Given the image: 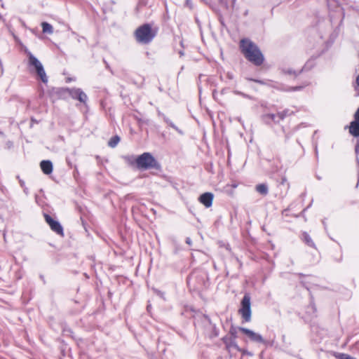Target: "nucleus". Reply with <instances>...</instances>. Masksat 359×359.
<instances>
[{
    "mask_svg": "<svg viewBox=\"0 0 359 359\" xmlns=\"http://www.w3.org/2000/svg\"><path fill=\"white\" fill-rule=\"evenodd\" d=\"M240 46L245 58L257 66L261 65L264 62V55L258 46L249 39H242Z\"/></svg>",
    "mask_w": 359,
    "mask_h": 359,
    "instance_id": "nucleus-1",
    "label": "nucleus"
},
{
    "mask_svg": "<svg viewBox=\"0 0 359 359\" xmlns=\"http://www.w3.org/2000/svg\"><path fill=\"white\" fill-rule=\"evenodd\" d=\"M24 52L27 54V69L30 74L34 75L37 79H39L43 83L46 84L48 81V77L46 73L42 63L32 55L29 51L24 48Z\"/></svg>",
    "mask_w": 359,
    "mask_h": 359,
    "instance_id": "nucleus-2",
    "label": "nucleus"
},
{
    "mask_svg": "<svg viewBox=\"0 0 359 359\" xmlns=\"http://www.w3.org/2000/svg\"><path fill=\"white\" fill-rule=\"evenodd\" d=\"M154 36L155 33L153 32L149 24L140 26L135 31V38L139 43H148L152 41Z\"/></svg>",
    "mask_w": 359,
    "mask_h": 359,
    "instance_id": "nucleus-3",
    "label": "nucleus"
},
{
    "mask_svg": "<svg viewBox=\"0 0 359 359\" xmlns=\"http://www.w3.org/2000/svg\"><path fill=\"white\" fill-rule=\"evenodd\" d=\"M136 163L139 168L149 169L156 168L157 162L153 156L149 153H144L136 159Z\"/></svg>",
    "mask_w": 359,
    "mask_h": 359,
    "instance_id": "nucleus-4",
    "label": "nucleus"
},
{
    "mask_svg": "<svg viewBox=\"0 0 359 359\" xmlns=\"http://www.w3.org/2000/svg\"><path fill=\"white\" fill-rule=\"evenodd\" d=\"M238 313L245 322H250L251 320L250 296L248 294L244 295L241 303V308L238 310Z\"/></svg>",
    "mask_w": 359,
    "mask_h": 359,
    "instance_id": "nucleus-5",
    "label": "nucleus"
},
{
    "mask_svg": "<svg viewBox=\"0 0 359 359\" xmlns=\"http://www.w3.org/2000/svg\"><path fill=\"white\" fill-rule=\"evenodd\" d=\"M44 218L47 224L50 226L52 231L56 233L63 236V228L59 222L53 219L48 214H44Z\"/></svg>",
    "mask_w": 359,
    "mask_h": 359,
    "instance_id": "nucleus-6",
    "label": "nucleus"
},
{
    "mask_svg": "<svg viewBox=\"0 0 359 359\" xmlns=\"http://www.w3.org/2000/svg\"><path fill=\"white\" fill-rule=\"evenodd\" d=\"M238 330L242 332L243 334L247 335L248 338L255 342L257 343H264V340L261 334L259 333L255 332L254 331L249 330L245 327H239Z\"/></svg>",
    "mask_w": 359,
    "mask_h": 359,
    "instance_id": "nucleus-7",
    "label": "nucleus"
},
{
    "mask_svg": "<svg viewBox=\"0 0 359 359\" xmlns=\"http://www.w3.org/2000/svg\"><path fill=\"white\" fill-rule=\"evenodd\" d=\"M213 198V194L210 192H205L200 196L198 201L206 208H210L212 205Z\"/></svg>",
    "mask_w": 359,
    "mask_h": 359,
    "instance_id": "nucleus-8",
    "label": "nucleus"
},
{
    "mask_svg": "<svg viewBox=\"0 0 359 359\" xmlns=\"http://www.w3.org/2000/svg\"><path fill=\"white\" fill-rule=\"evenodd\" d=\"M40 167L43 172L46 175H49L53 172V163L50 161H42L40 163Z\"/></svg>",
    "mask_w": 359,
    "mask_h": 359,
    "instance_id": "nucleus-9",
    "label": "nucleus"
},
{
    "mask_svg": "<svg viewBox=\"0 0 359 359\" xmlns=\"http://www.w3.org/2000/svg\"><path fill=\"white\" fill-rule=\"evenodd\" d=\"M349 133L354 137H359V119H355L351 123Z\"/></svg>",
    "mask_w": 359,
    "mask_h": 359,
    "instance_id": "nucleus-10",
    "label": "nucleus"
},
{
    "mask_svg": "<svg viewBox=\"0 0 359 359\" xmlns=\"http://www.w3.org/2000/svg\"><path fill=\"white\" fill-rule=\"evenodd\" d=\"M289 110H285L282 112H278L277 114H269L268 116L273 120L274 122H279L280 120H283L288 114Z\"/></svg>",
    "mask_w": 359,
    "mask_h": 359,
    "instance_id": "nucleus-11",
    "label": "nucleus"
},
{
    "mask_svg": "<svg viewBox=\"0 0 359 359\" xmlns=\"http://www.w3.org/2000/svg\"><path fill=\"white\" fill-rule=\"evenodd\" d=\"M65 90L73 99L77 100L79 99V93H81L82 91L80 88H66Z\"/></svg>",
    "mask_w": 359,
    "mask_h": 359,
    "instance_id": "nucleus-12",
    "label": "nucleus"
},
{
    "mask_svg": "<svg viewBox=\"0 0 359 359\" xmlns=\"http://www.w3.org/2000/svg\"><path fill=\"white\" fill-rule=\"evenodd\" d=\"M41 27L42 32L45 34H52L53 33V26L46 22H43L41 23Z\"/></svg>",
    "mask_w": 359,
    "mask_h": 359,
    "instance_id": "nucleus-13",
    "label": "nucleus"
},
{
    "mask_svg": "<svg viewBox=\"0 0 359 359\" xmlns=\"http://www.w3.org/2000/svg\"><path fill=\"white\" fill-rule=\"evenodd\" d=\"M256 191L262 195H266L268 194V187L265 184H258L256 187Z\"/></svg>",
    "mask_w": 359,
    "mask_h": 359,
    "instance_id": "nucleus-14",
    "label": "nucleus"
},
{
    "mask_svg": "<svg viewBox=\"0 0 359 359\" xmlns=\"http://www.w3.org/2000/svg\"><path fill=\"white\" fill-rule=\"evenodd\" d=\"M120 141V138L118 136H115V137H113L112 138L110 139V140L109 141V146L111 147H115L118 142Z\"/></svg>",
    "mask_w": 359,
    "mask_h": 359,
    "instance_id": "nucleus-15",
    "label": "nucleus"
},
{
    "mask_svg": "<svg viewBox=\"0 0 359 359\" xmlns=\"http://www.w3.org/2000/svg\"><path fill=\"white\" fill-rule=\"evenodd\" d=\"M78 100L83 104H86L88 100V96L82 90L81 93H79Z\"/></svg>",
    "mask_w": 359,
    "mask_h": 359,
    "instance_id": "nucleus-16",
    "label": "nucleus"
},
{
    "mask_svg": "<svg viewBox=\"0 0 359 359\" xmlns=\"http://www.w3.org/2000/svg\"><path fill=\"white\" fill-rule=\"evenodd\" d=\"M303 239L307 245H309L310 246L314 245L311 238H310L309 234H307L306 233H303Z\"/></svg>",
    "mask_w": 359,
    "mask_h": 359,
    "instance_id": "nucleus-17",
    "label": "nucleus"
},
{
    "mask_svg": "<svg viewBox=\"0 0 359 359\" xmlns=\"http://www.w3.org/2000/svg\"><path fill=\"white\" fill-rule=\"evenodd\" d=\"M165 122L169 124L172 128H174L175 130H176L177 131H178L179 133H181L180 130L178 129V128L173 123H172L170 120H168V118H165Z\"/></svg>",
    "mask_w": 359,
    "mask_h": 359,
    "instance_id": "nucleus-18",
    "label": "nucleus"
},
{
    "mask_svg": "<svg viewBox=\"0 0 359 359\" xmlns=\"http://www.w3.org/2000/svg\"><path fill=\"white\" fill-rule=\"evenodd\" d=\"M165 122L169 124L172 128H174L175 130H176L177 131H178L179 133H181L180 130L178 129V128L173 123H172L170 120H168V118H165Z\"/></svg>",
    "mask_w": 359,
    "mask_h": 359,
    "instance_id": "nucleus-19",
    "label": "nucleus"
},
{
    "mask_svg": "<svg viewBox=\"0 0 359 359\" xmlns=\"http://www.w3.org/2000/svg\"><path fill=\"white\" fill-rule=\"evenodd\" d=\"M339 359H355L351 355L345 353H341L339 355Z\"/></svg>",
    "mask_w": 359,
    "mask_h": 359,
    "instance_id": "nucleus-20",
    "label": "nucleus"
},
{
    "mask_svg": "<svg viewBox=\"0 0 359 359\" xmlns=\"http://www.w3.org/2000/svg\"><path fill=\"white\" fill-rule=\"evenodd\" d=\"M339 359H355L351 355L345 353H341L339 355Z\"/></svg>",
    "mask_w": 359,
    "mask_h": 359,
    "instance_id": "nucleus-21",
    "label": "nucleus"
},
{
    "mask_svg": "<svg viewBox=\"0 0 359 359\" xmlns=\"http://www.w3.org/2000/svg\"><path fill=\"white\" fill-rule=\"evenodd\" d=\"M354 118L355 119H359V107H358V109H357V111H355V113L354 114Z\"/></svg>",
    "mask_w": 359,
    "mask_h": 359,
    "instance_id": "nucleus-22",
    "label": "nucleus"
},
{
    "mask_svg": "<svg viewBox=\"0 0 359 359\" xmlns=\"http://www.w3.org/2000/svg\"><path fill=\"white\" fill-rule=\"evenodd\" d=\"M303 86H296V87H294L292 88V90H299L301 89H302Z\"/></svg>",
    "mask_w": 359,
    "mask_h": 359,
    "instance_id": "nucleus-23",
    "label": "nucleus"
},
{
    "mask_svg": "<svg viewBox=\"0 0 359 359\" xmlns=\"http://www.w3.org/2000/svg\"><path fill=\"white\" fill-rule=\"evenodd\" d=\"M186 243H187L188 245H191V238H187V239H186Z\"/></svg>",
    "mask_w": 359,
    "mask_h": 359,
    "instance_id": "nucleus-24",
    "label": "nucleus"
},
{
    "mask_svg": "<svg viewBox=\"0 0 359 359\" xmlns=\"http://www.w3.org/2000/svg\"><path fill=\"white\" fill-rule=\"evenodd\" d=\"M356 83H357V85L359 86V74H358V76L356 78Z\"/></svg>",
    "mask_w": 359,
    "mask_h": 359,
    "instance_id": "nucleus-25",
    "label": "nucleus"
},
{
    "mask_svg": "<svg viewBox=\"0 0 359 359\" xmlns=\"http://www.w3.org/2000/svg\"><path fill=\"white\" fill-rule=\"evenodd\" d=\"M180 54L181 55H183V54H184V53H183V52H182V51H181V52H180Z\"/></svg>",
    "mask_w": 359,
    "mask_h": 359,
    "instance_id": "nucleus-26",
    "label": "nucleus"
},
{
    "mask_svg": "<svg viewBox=\"0 0 359 359\" xmlns=\"http://www.w3.org/2000/svg\"><path fill=\"white\" fill-rule=\"evenodd\" d=\"M316 153L317 154L318 153V150H317V148L316 147Z\"/></svg>",
    "mask_w": 359,
    "mask_h": 359,
    "instance_id": "nucleus-27",
    "label": "nucleus"
}]
</instances>
